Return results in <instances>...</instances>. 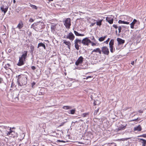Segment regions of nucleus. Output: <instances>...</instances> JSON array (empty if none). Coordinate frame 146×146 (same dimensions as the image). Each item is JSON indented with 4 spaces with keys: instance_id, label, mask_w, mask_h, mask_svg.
<instances>
[{
    "instance_id": "11",
    "label": "nucleus",
    "mask_w": 146,
    "mask_h": 146,
    "mask_svg": "<svg viewBox=\"0 0 146 146\" xmlns=\"http://www.w3.org/2000/svg\"><path fill=\"white\" fill-rule=\"evenodd\" d=\"M127 126V124H126L125 125H123L122 124H121L119 125L118 127L116 128L115 129L116 131H122L124 130Z\"/></svg>"
},
{
    "instance_id": "47",
    "label": "nucleus",
    "mask_w": 146,
    "mask_h": 146,
    "mask_svg": "<svg viewBox=\"0 0 146 146\" xmlns=\"http://www.w3.org/2000/svg\"><path fill=\"white\" fill-rule=\"evenodd\" d=\"M110 52L112 53L113 52V47L110 48Z\"/></svg>"
},
{
    "instance_id": "9",
    "label": "nucleus",
    "mask_w": 146,
    "mask_h": 146,
    "mask_svg": "<svg viewBox=\"0 0 146 146\" xmlns=\"http://www.w3.org/2000/svg\"><path fill=\"white\" fill-rule=\"evenodd\" d=\"M75 38L73 34L71 32L69 33L66 36H64V38L69 39L71 41H73Z\"/></svg>"
},
{
    "instance_id": "13",
    "label": "nucleus",
    "mask_w": 146,
    "mask_h": 146,
    "mask_svg": "<svg viewBox=\"0 0 146 146\" xmlns=\"http://www.w3.org/2000/svg\"><path fill=\"white\" fill-rule=\"evenodd\" d=\"M8 7L6 6L2 5L0 7V9L2 12H3L5 14L7 11Z\"/></svg>"
},
{
    "instance_id": "20",
    "label": "nucleus",
    "mask_w": 146,
    "mask_h": 146,
    "mask_svg": "<svg viewBox=\"0 0 146 146\" xmlns=\"http://www.w3.org/2000/svg\"><path fill=\"white\" fill-rule=\"evenodd\" d=\"M92 52H96L99 53L100 54H101V50L100 49V48H97L96 49H94L92 51Z\"/></svg>"
},
{
    "instance_id": "1",
    "label": "nucleus",
    "mask_w": 146,
    "mask_h": 146,
    "mask_svg": "<svg viewBox=\"0 0 146 146\" xmlns=\"http://www.w3.org/2000/svg\"><path fill=\"white\" fill-rule=\"evenodd\" d=\"M17 82L19 85L20 86L25 85L27 83V76L22 74L18 75Z\"/></svg>"
},
{
    "instance_id": "36",
    "label": "nucleus",
    "mask_w": 146,
    "mask_h": 146,
    "mask_svg": "<svg viewBox=\"0 0 146 146\" xmlns=\"http://www.w3.org/2000/svg\"><path fill=\"white\" fill-rule=\"evenodd\" d=\"M89 113H83L82 114V116L83 117H86L87 115H88L89 114Z\"/></svg>"
},
{
    "instance_id": "15",
    "label": "nucleus",
    "mask_w": 146,
    "mask_h": 146,
    "mask_svg": "<svg viewBox=\"0 0 146 146\" xmlns=\"http://www.w3.org/2000/svg\"><path fill=\"white\" fill-rule=\"evenodd\" d=\"M24 25L23 22L20 21H19V23L17 26V28H18L19 29H21L23 27Z\"/></svg>"
},
{
    "instance_id": "29",
    "label": "nucleus",
    "mask_w": 146,
    "mask_h": 146,
    "mask_svg": "<svg viewBox=\"0 0 146 146\" xmlns=\"http://www.w3.org/2000/svg\"><path fill=\"white\" fill-rule=\"evenodd\" d=\"M63 108L65 110H68L72 108L71 106H64L63 107Z\"/></svg>"
},
{
    "instance_id": "41",
    "label": "nucleus",
    "mask_w": 146,
    "mask_h": 146,
    "mask_svg": "<svg viewBox=\"0 0 146 146\" xmlns=\"http://www.w3.org/2000/svg\"><path fill=\"white\" fill-rule=\"evenodd\" d=\"M139 137H143L144 138H146V134H143L142 135L139 136Z\"/></svg>"
},
{
    "instance_id": "19",
    "label": "nucleus",
    "mask_w": 146,
    "mask_h": 146,
    "mask_svg": "<svg viewBox=\"0 0 146 146\" xmlns=\"http://www.w3.org/2000/svg\"><path fill=\"white\" fill-rule=\"evenodd\" d=\"M102 19H98L96 20V23L97 25L99 27H100L102 25Z\"/></svg>"
},
{
    "instance_id": "40",
    "label": "nucleus",
    "mask_w": 146,
    "mask_h": 146,
    "mask_svg": "<svg viewBox=\"0 0 146 146\" xmlns=\"http://www.w3.org/2000/svg\"><path fill=\"white\" fill-rule=\"evenodd\" d=\"M98 110L99 109H98L97 110H95L94 111V115H96L98 113Z\"/></svg>"
},
{
    "instance_id": "25",
    "label": "nucleus",
    "mask_w": 146,
    "mask_h": 146,
    "mask_svg": "<svg viewBox=\"0 0 146 146\" xmlns=\"http://www.w3.org/2000/svg\"><path fill=\"white\" fill-rule=\"evenodd\" d=\"M74 34H75V35L76 36H83L84 35L83 34H81L79 33L78 32H77V31H74Z\"/></svg>"
},
{
    "instance_id": "32",
    "label": "nucleus",
    "mask_w": 146,
    "mask_h": 146,
    "mask_svg": "<svg viewBox=\"0 0 146 146\" xmlns=\"http://www.w3.org/2000/svg\"><path fill=\"white\" fill-rule=\"evenodd\" d=\"M90 43L91 44V45L92 46H95L98 44V43L96 42H94L91 41V42H90Z\"/></svg>"
},
{
    "instance_id": "34",
    "label": "nucleus",
    "mask_w": 146,
    "mask_h": 146,
    "mask_svg": "<svg viewBox=\"0 0 146 146\" xmlns=\"http://www.w3.org/2000/svg\"><path fill=\"white\" fill-rule=\"evenodd\" d=\"M30 4V7H31L33 9H35L36 10L37 9V7L36 6L32 4Z\"/></svg>"
},
{
    "instance_id": "46",
    "label": "nucleus",
    "mask_w": 146,
    "mask_h": 146,
    "mask_svg": "<svg viewBox=\"0 0 146 146\" xmlns=\"http://www.w3.org/2000/svg\"><path fill=\"white\" fill-rule=\"evenodd\" d=\"M113 27L116 29H117L118 28V27H117V25H113Z\"/></svg>"
},
{
    "instance_id": "24",
    "label": "nucleus",
    "mask_w": 146,
    "mask_h": 146,
    "mask_svg": "<svg viewBox=\"0 0 146 146\" xmlns=\"http://www.w3.org/2000/svg\"><path fill=\"white\" fill-rule=\"evenodd\" d=\"M114 44V40L113 39H111L109 43V47L110 48L113 47V46Z\"/></svg>"
},
{
    "instance_id": "56",
    "label": "nucleus",
    "mask_w": 146,
    "mask_h": 146,
    "mask_svg": "<svg viewBox=\"0 0 146 146\" xmlns=\"http://www.w3.org/2000/svg\"><path fill=\"white\" fill-rule=\"evenodd\" d=\"M138 118H137V119H133V120H132L131 121H136V120H137V119H138Z\"/></svg>"
},
{
    "instance_id": "50",
    "label": "nucleus",
    "mask_w": 146,
    "mask_h": 146,
    "mask_svg": "<svg viewBox=\"0 0 146 146\" xmlns=\"http://www.w3.org/2000/svg\"><path fill=\"white\" fill-rule=\"evenodd\" d=\"M65 123V122H62V123H61V125H60L59 126H62L64 124V123Z\"/></svg>"
},
{
    "instance_id": "7",
    "label": "nucleus",
    "mask_w": 146,
    "mask_h": 146,
    "mask_svg": "<svg viewBox=\"0 0 146 146\" xmlns=\"http://www.w3.org/2000/svg\"><path fill=\"white\" fill-rule=\"evenodd\" d=\"M81 43H82L81 40L78 39V38H76L74 40L75 47L77 50H78L79 49V46L78 45V44H80Z\"/></svg>"
},
{
    "instance_id": "45",
    "label": "nucleus",
    "mask_w": 146,
    "mask_h": 146,
    "mask_svg": "<svg viewBox=\"0 0 146 146\" xmlns=\"http://www.w3.org/2000/svg\"><path fill=\"white\" fill-rule=\"evenodd\" d=\"M34 21V20L32 18H30L29 20V21L30 22H32Z\"/></svg>"
},
{
    "instance_id": "5",
    "label": "nucleus",
    "mask_w": 146,
    "mask_h": 146,
    "mask_svg": "<svg viewBox=\"0 0 146 146\" xmlns=\"http://www.w3.org/2000/svg\"><path fill=\"white\" fill-rule=\"evenodd\" d=\"M9 130V131L8 133H7V136L11 135V136L13 137H17L18 136V134L17 133L11 130V127H10Z\"/></svg>"
},
{
    "instance_id": "23",
    "label": "nucleus",
    "mask_w": 146,
    "mask_h": 146,
    "mask_svg": "<svg viewBox=\"0 0 146 146\" xmlns=\"http://www.w3.org/2000/svg\"><path fill=\"white\" fill-rule=\"evenodd\" d=\"M41 46L42 47L44 48V49H45V50L46 49V46L44 44H43L42 43H41V42L38 43V44L37 48H38L40 47H41Z\"/></svg>"
},
{
    "instance_id": "59",
    "label": "nucleus",
    "mask_w": 146,
    "mask_h": 146,
    "mask_svg": "<svg viewBox=\"0 0 146 146\" xmlns=\"http://www.w3.org/2000/svg\"><path fill=\"white\" fill-rule=\"evenodd\" d=\"M115 32L117 33V30H116V31H115Z\"/></svg>"
},
{
    "instance_id": "62",
    "label": "nucleus",
    "mask_w": 146,
    "mask_h": 146,
    "mask_svg": "<svg viewBox=\"0 0 146 146\" xmlns=\"http://www.w3.org/2000/svg\"><path fill=\"white\" fill-rule=\"evenodd\" d=\"M80 121H82V120H80Z\"/></svg>"
},
{
    "instance_id": "38",
    "label": "nucleus",
    "mask_w": 146,
    "mask_h": 146,
    "mask_svg": "<svg viewBox=\"0 0 146 146\" xmlns=\"http://www.w3.org/2000/svg\"><path fill=\"white\" fill-rule=\"evenodd\" d=\"M131 139V138L129 137V138H121L120 139L121 140L124 141H126L128 139Z\"/></svg>"
},
{
    "instance_id": "48",
    "label": "nucleus",
    "mask_w": 146,
    "mask_h": 146,
    "mask_svg": "<svg viewBox=\"0 0 146 146\" xmlns=\"http://www.w3.org/2000/svg\"><path fill=\"white\" fill-rule=\"evenodd\" d=\"M31 68L33 70H34L36 68H35V66H33L31 67Z\"/></svg>"
},
{
    "instance_id": "39",
    "label": "nucleus",
    "mask_w": 146,
    "mask_h": 146,
    "mask_svg": "<svg viewBox=\"0 0 146 146\" xmlns=\"http://www.w3.org/2000/svg\"><path fill=\"white\" fill-rule=\"evenodd\" d=\"M140 36L139 33H138L137 35L136 36V35L134 36V38H140Z\"/></svg>"
},
{
    "instance_id": "57",
    "label": "nucleus",
    "mask_w": 146,
    "mask_h": 146,
    "mask_svg": "<svg viewBox=\"0 0 146 146\" xmlns=\"http://www.w3.org/2000/svg\"><path fill=\"white\" fill-rule=\"evenodd\" d=\"M13 2L14 3H15L16 2V1L15 0H13Z\"/></svg>"
},
{
    "instance_id": "16",
    "label": "nucleus",
    "mask_w": 146,
    "mask_h": 146,
    "mask_svg": "<svg viewBox=\"0 0 146 146\" xmlns=\"http://www.w3.org/2000/svg\"><path fill=\"white\" fill-rule=\"evenodd\" d=\"M117 41L118 42V45L122 44L125 42V40H123L120 38H117Z\"/></svg>"
},
{
    "instance_id": "10",
    "label": "nucleus",
    "mask_w": 146,
    "mask_h": 146,
    "mask_svg": "<svg viewBox=\"0 0 146 146\" xmlns=\"http://www.w3.org/2000/svg\"><path fill=\"white\" fill-rule=\"evenodd\" d=\"M113 18L114 16L113 15L109 16L106 17V20L110 24H112L113 22Z\"/></svg>"
},
{
    "instance_id": "4",
    "label": "nucleus",
    "mask_w": 146,
    "mask_h": 146,
    "mask_svg": "<svg viewBox=\"0 0 146 146\" xmlns=\"http://www.w3.org/2000/svg\"><path fill=\"white\" fill-rule=\"evenodd\" d=\"M70 19V18H67L65 19L63 21L64 24L66 28H70L71 25Z\"/></svg>"
},
{
    "instance_id": "35",
    "label": "nucleus",
    "mask_w": 146,
    "mask_h": 146,
    "mask_svg": "<svg viewBox=\"0 0 146 146\" xmlns=\"http://www.w3.org/2000/svg\"><path fill=\"white\" fill-rule=\"evenodd\" d=\"M94 105H98L99 104L100 102L98 100H96L94 101Z\"/></svg>"
},
{
    "instance_id": "44",
    "label": "nucleus",
    "mask_w": 146,
    "mask_h": 146,
    "mask_svg": "<svg viewBox=\"0 0 146 146\" xmlns=\"http://www.w3.org/2000/svg\"><path fill=\"white\" fill-rule=\"evenodd\" d=\"M110 39V38H108V39L106 41L104 42L106 44H108L109 41Z\"/></svg>"
},
{
    "instance_id": "22",
    "label": "nucleus",
    "mask_w": 146,
    "mask_h": 146,
    "mask_svg": "<svg viewBox=\"0 0 146 146\" xmlns=\"http://www.w3.org/2000/svg\"><path fill=\"white\" fill-rule=\"evenodd\" d=\"M137 21L136 19H134L133 21L130 24V27L131 29H133L134 28V25Z\"/></svg>"
},
{
    "instance_id": "31",
    "label": "nucleus",
    "mask_w": 146,
    "mask_h": 146,
    "mask_svg": "<svg viewBox=\"0 0 146 146\" xmlns=\"http://www.w3.org/2000/svg\"><path fill=\"white\" fill-rule=\"evenodd\" d=\"M56 28L55 26L54 25H52L51 26V30L52 32L54 33L55 31V30Z\"/></svg>"
},
{
    "instance_id": "21",
    "label": "nucleus",
    "mask_w": 146,
    "mask_h": 146,
    "mask_svg": "<svg viewBox=\"0 0 146 146\" xmlns=\"http://www.w3.org/2000/svg\"><path fill=\"white\" fill-rule=\"evenodd\" d=\"M140 142L142 144V146H145L146 145V140L142 139H139Z\"/></svg>"
},
{
    "instance_id": "2",
    "label": "nucleus",
    "mask_w": 146,
    "mask_h": 146,
    "mask_svg": "<svg viewBox=\"0 0 146 146\" xmlns=\"http://www.w3.org/2000/svg\"><path fill=\"white\" fill-rule=\"evenodd\" d=\"M28 52L27 51H25L21 57L19 58V62L17 64L19 66H21L24 64V61L27 57Z\"/></svg>"
},
{
    "instance_id": "8",
    "label": "nucleus",
    "mask_w": 146,
    "mask_h": 146,
    "mask_svg": "<svg viewBox=\"0 0 146 146\" xmlns=\"http://www.w3.org/2000/svg\"><path fill=\"white\" fill-rule=\"evenodd\" d=\"M101 52H102L103 54L108 55L109 53V49L106 46H103L101 48Z\"/></svg>"
},
{
    "instance_id": "54",
    "label": "nucleus",
    "mask_w": 146,
    "mask_h": 146,
    "mask_svg": "<svg viewBox=\"0 0 146 146\" xmlns=\"http://www.w3.org/2000/svg\"><path fill=\"white\" fill-rule=\"evenodd\" d=\"M134 61H133V62H131V64L132 65H133L134 64Z\"/></svg>"
},
{
    "instance_id": "3",
    "label": "nucleus",
    "mask_w": 146,
    "mask_h": 146,
    "mask_svg": "<svg viewBox=\"0 0 146 146\" xmlns=\"http://www.w3.org/2000/svg\"><path fill=\"white\" fill-rule=\"evenodd\" d=\"M9 129L10 127H9L4 126L1 127L0 130L3 134L7 135V133L9 132L8 130H9Z\"/></svg>"
},
{
    "instance_id": "52",
    "label": "nucleus",
    "mask_w": 146,
    "mask_h": 146,
    "mask_svg": "<svg viewBox=\"0 0 146 146\" xmlns=\"http://www.w3.org/2000/svg\"><path fill=\"white\" fill-rule=\"evenodd\" d=\"M139 112L141 113H142L143 112V110H139L138 111Z\"/></svg>"
},
{
    "instance_id": "37",
    "label": "nucleus",
    "mask_w": 146,
    "mask_h": 146,
    "mask_svg": "<svg viewBox=\"0 0 146 146\" xmlns=\"http://www.w3.org/2000/svg\"><path fill=\"white\" fill-rule=\"evenodd\" d=\"M34 47L33 46L31 45V46H30V48L31 50V52L33 53V51H34Z\"/></svg>"
},
{
    "instance_id": "58",
    "label": "nucleus",
    "mask_w": 146,
    "mask_h": 146,
    "mask_svg": "<svg viewBox=\"0 0 146 146\" xmlns=\"http://www.w3.org/2000/svg\"><path fill=\"white\" fill-rule=\"evenodd\" d=\"M15 129V128L14 127H13V128H11V129Z\"/></svg>"
},
{
    "instance_id": "55",
    "label": "nucleus",
    "mask_w": 146,
    "mask_h": 146,
    "mask_svg": "<svg viewBox=\"0 0 146 146\" xmlns=\"http://www.w3.org/2000/svg\"><path fill=\"white\" fill-rule=\"evenodd\" d=\"M2 81V79L1 78H0V83H1V82Z\"/></svg>"
},
{
    "instance_id": "49",
    "label": "nucleus",
    "mask_w": 146,
    "mask_h": 146,
    "mask_svg": "<svg viewBox=\"0 0 146 146\" xmlns=\"http://www.w3.org/2000/svg\"><path fill=\"white\" fill-rule=\"evenodd\" d=\"M15 99L16 100V101H17L19 100L18 97H16L15 98Z\"/></svg>"
},
{
    "instance_id": "18",
    "label": "nucleus",
    "mask_w": 146,
    "mask_h": 146,
    "mask_svg": "<svg viewBox=\"0 0 146 146\" xmlns=\"http://www.w3.org/2000/svg\"><path fill=\"white\" fill-rule=\"evenodd\" d=\"M63 43L68 46V48L70 49L71 43L69 41H66V40H64Z\"/></svg>"
},
{
    "instance_id": "42",
    "label": "nucleus",
    "mask_w": 146,
    "mask_h": 146,
    "mask_svg": "<svg viewBox=\"0 0 146 146\" xmlns=\"http://www.w3.org/2000/svg\"><path fill=\"white\" fill-rule=\"evenodd\" d=\"M92 38H91V39L93 40L92 42H96V40L95 39V38L94 36L92 37Z\"/></svg>"
},
{
    "instance_id": "53",
    "label": "nucleus",
    "mask_w": 146,
    "mask_h": 146,
    "mask_svg": "<svg viewBox=\"0 0 146 146\" xmlns=\"http://www.w3.org/2000/svg\"><path fill=\"white\" fill-rule=\"evenodd\" d=\"M35 84V82H33L32 84V86H33Z\"/></svg>"
},
{
    "instance_id": "28",
    "label": "nucleus",
    "mask_w": 146,
    "mask_h": 146,
    "mask_svg": "<svg viewBox=\"0 0 146 146\" xmlns=\"http://www.w3.org/2000/svg\"><path fill=\"white\" fill-rule=\"evenodd\" d=\"M96 20L94 19H92V21L93 23H91L90 25V27H92L94 26L96 23Z\"/></svg>"
},
{
    "instance_id": "60",
    "label": "nucleus",
    "mask_w": 146,
    "mask_h": 146,
    "mask_svg": "<svg viewBox=\"0 0 146 146\" xmlns=\"http://www.w3.org/2000/svg\"><path fill=\"white\" fill-rule=\"evenodd\" d=\"M7 64V65H8V66H9V64Z\"/></svg>"
},
{
    "instance_id": "43",
    "label": "nucleus",
    "mask_w": 146,
    "mask_h": 146,
    "mask_svg": "<svg viewBox=\"0 0 146 146\" xmlns=\"http://www.w3.org/2000/svg\"><path fill=\"white\" fill-rule=\"evenodd\" d=\"M92 77V76H87V77H86V78H84V79H87L88 78H91Z\"/></svg>"
},
{
    "instance_id": "61",
    "label": "nucleus",
    "mask_w": 146,
    "mask_h": 146,
    "mask_svg": "<svg viewBox=\"0 0 146 146\" xmlns=\"http://www.w3.org/2000/svg\"><path fill=\"white\" fill-rule=\"evenodd\" d=\"M125 17H126V18L127 17V16H125Z\"/></svg>"
},
{
    "instance_id": "26",
    "label": "nucleus",
    "mask_w": 146,
    "mask_h": 146,
    "mask_svg": "<svg viewBox=\"0 0 146 146\" xmlns=\"http://www.w3.org/2000/svg\"><path fill=\"white\" fill-rule=\"evenodd\" d=\"M118 23L119 24H129V22H126L124 21H122L121 20H119L118 22Z\"/></svg>"
},
{
    "instance_id": "51",
    "label": "nucleus",
    "mask_w": 146,
    "mask_h": 146,
    "mask_svg": "<svg viewBox=\"0 0 146 146\" xmlns=\"http://www.w3.org/2000/svg\"><path fill=\"white\" fill-rule=\"evenodd\" d=\"M57 141L59 142H65V141H60V140H58Z\"/></svg>"
},
{
    "instance_id": "33",
    "label": "nucleus",
    "mask_w": 146,
    "mask_h": 146,
    "mask_svg": "<svg viewBox=\"0 0 146 146\" xmlns=\"http://www.w3.org/2000/svg\"><path fill=\"white\" fill-rule=\"evenodd\" d=\"M75 109L71 110H70V113H70L72 114H74L75 113Z\"/></svg>"
},
{
    "instance_id": "17",
    "label": "nucleus",
    "mask_w": 146,
    "mask_h": 146,
    "mask_svg": "<svg viewBox=\"0 0 146 146\" xmlns=\"http://www.w3.org/2000/svg\"><path fill=\"white\" fill-rule=\"evenodd\" d=\"M142 129L140 125H139L138 126L135 127L134 128L133 130L134 131H140Z\"/></svg>"
},
{
    "instance_id": "30",
    "label": "nucleus",
    "mask_w": 146,
    "mask_h": 146,
    "mask_svg": "<svg viewBox=\"0 0 146 146\" xmlns=\"http://www.w3.org/2000/svg\"><path fill=\"white\" fill-rule=\"evenodd\" d=\"M125 27L124 26H119L118 27V32L119 33H120L121 30H122Z\"/></svg>"
},
{
    "instance_id": "6",
    "label": "nucleus",
    "mask_w": 146,
    "mask_h": 146,
    "mask_svg": "<svg viewBox=\"0 0 146 146\" xmlns=\"http://www.w3.org/2000/svg\"><path fill=\"white\" fill-rule=\"evenodd\" d=\"M90 42H91V41L88 37L84 38L82 40V43L84 45L88 46Z\"/></svg>"
},
{
    "instance_id": "27",
    "label": "nucleus",
    "mask_w": 146,
    "mask_h": 146,
    "mask_svg": "<svg viewBox=\"0 0 146 146\" xmlns=\"http://www.w3.org/2000/svg\"><path fill=\"white\" fill-rule=\"evenodd\" d=\"M107 37L106 36H104V37H101L98 40L100 42H102L104 40L105 38Z\"/></svg>"
},
{
    "instance_id": "12",
    "label": "nucleus",
    "mask_w": 146,
    "mask_h": 146,
    "mask_svg": "<svg viewBox=\"0 0 146 146\" xmlns=\"http://www.w3.org/2000/svg\"><path fill=\"white\" fill-rule=\"evenodd\" d=\"M83 58L82 56H80V57L76 61L75 64L78 66L79 64H82L83 62Z\"/></svg>"
},
{
    "instance_id": "14",
    "label": "nucleus",
    "mask_w": 146,
    "mask_h": 146,
    "mask_svg": "<svg viewBox=\"0 0 146 146\" xmlns=\"http://www.w3.org/2000/svg\"><path fill=\"white\" fill-rule=\"evenodd\" d=\"M40 21L35 23L32 25L31 27L35 30V29L38 27V25H40Z\"/></svg>"
}]
</instances>
